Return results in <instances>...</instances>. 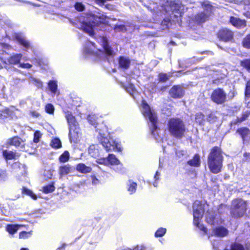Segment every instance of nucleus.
<instances>
[{
    "label": "nucleus",
    "mask_w": 250,
    "mask_h": 250,
    "mask_svg": "<svg viewBox=\"0 0 250 250\" xmlns=\"http://www.w3.org/2000/svg\"><path fill=\"white\" fill-rule=\"evenodd\" d=\"M48 87L51 92L55 94L57 89V84L56 82L53 81H50L48 83Z\"/></svg>",
    "instance_id": "32"
},
{
    "label": "nucleus",
    "mask_w": 250,
    "mask_h": 250,
    "mask_svg": "<svg viewBox=\"0 0 250 250\" xmlns=\"http://www.w3.org/2000/svg\"><path fill=\"white\" fill-rule=\"evenodd\" d=\"M247 210L246 202L240 199L234 200L232 202L230 213L234 218L242 217Z\"/></svg>",
    "instance_id": "5"
},
{
    "label": "nucleus",
    "mask_w": 250,
    "mask_h": 250,
    "mask_svg": "<svg viewBox=\"0 0 250 250\" xmlns=\"http://www.w3.org/2000/svg\"><path fill=\"white\" fill-rule=\"evenodd\" d=\"M30 234L29 232H27L25 231L21 232L20 233V238H24L27 237L28 235Z\"/></svg>",
    "instance_id": "54"
},
{
    "label": "nucleus",
    "mask_w": 250,
    "mask_h": 250,
    "mask_svg": "<svg viewBox=\"0 0 250 250\" xmlns=\"http://www.w3.org/2000/svg\"><path fill=\"white\" fill-rule=\"evenodd\" d=\"M245 95L247 97H250V81H249L246 84Z\"/></svg>",
    "instance_id": "49"
},
{
    "label": "nucleus",
    "mask_w": 250,
    "mask_h": 250,
    "mask_svg": "<svg viewBox=\"0 0 250 250\" xmlns=\"http://www.w3.org/2000/svg\"><path fill=\"white\" fill-rule=\"evenodd\" d=\"M87 45H88V46H90V47H91V46H92L93 47H94V48H95V44H94L93 42H88V44H87Z\"/></svg>",
    "instance_id": "60"
},
{
    "label": "nucleus",
    "mask_w": 250,
    "mask_h": 250,
    "mask_svg": "<svg viewBox=\"0 0 250 250\" xmlns=\"http://www.w3.org/2000/svg\"><path fill=\"white\" fill-rule=\"evenodd\" d=\"M242 44L244 47L250 49V34L248 35L243 39Z\"/></svg>",
    "instance_id": "33"
},
{
    "label": "nucleus",
    "mask_w": 250,
    "mask_h": 250,
    "mask_svg": "<svg viewBox=\"0 0 250 250\" xmlns=\"http://www.w3.org/2000/svg\"><path fill=\"white\" fill-rule=\"evenodd\" d=\"M224 208H228L225 205H221L219 207V208L218 209L219 210V211H220V210H221V209H224Z\"/></svg>",
    "instance_id": "58"
},
{
    "label": "nucleus",
    "mask_w": 250,
    "mask_h": 250,
    "mask_svg": "<svg viewBox=\"0 0 250 250\" xmlns=\"http://www.w3.org/2000/svg\"><path fill=\"white\" fill-rule=\"evenodd\" d=\"M143 111L142 112L146 117H148L151 123V129L152 134L153 135L155 139L158 141L160 137H157L156 134H158L157 127V118L154 112L152 110L149 106L145 102H143L142 104Z\"/></svg>",
    "instance_id": "4"
},
{
    "label": "nucleus",
    "mask_w": 250,
    "mask_h": 250,
    "mask_svg": "<svg viewBox=\"0 0 250 250\" xmlns=\"http://www.w3.org/2000/svg\"><path fill=\"white\" fill-rule=\"evenodd\" d=\"M206 222L210 225H215L221 223L219 216H217L215 212L212 210H208L206 213Z\"/></svg>",
    "instance_id": "10"
},
{
    "label": "nucleus",
    "mask_w": 250,
    "mask_h": 250,
    "mask_svg": "<svg viewBox=\"0 0 250 250\" xmlns=\"http://www.w3.org/2000/svg\"><path fill=\"white\" fill-rule=\"evenodd\" d=\"M5 23L9 26H10V27H12V23L11 22V21H6V22H5Z\"/></svg>",
    "instance_id": "59"
},
{
    "label": "nucleus",
    "mask_w": 250,
    "mask_h": 250,
    "mask_svg": "<svg viewBox=\"0 0 250 250\" xmlns=\"http://www.w3.org/2000/svg\"><path fill=\"white\" fill-rule=\"evenodd\" d=\"M75 9L79 11H82L84 9V5L81 2H77L75 5Z\"/></svg>",
    "instance_id": "46"
},
{
    "label": "nucleus",
    "mask_w": 250,
    "mask_h": 250,
    "mask_svg": "<svg viewBox=\"0 0 250 250\" xmlns=\"http://www.w3.org/2000/svg\"><path fill=\"white\" fill-rule=\"evenodd\" d=\"M126 90L129 94L132 96V97H134V86L133 85L130 84V86L126 88Z\"/></svg>",
    "instance_id": "51"
},
{
    "label": "nucleus",
    "mask_w": 250,
    "mask_h": 250,
    "mask_svg": "<svg viewBox=\"0 0 250 250\" xmlns=\"http://www.w3.org/2000/svg\"><path fill=\"white\" fill-rule=\"evenodd\" d=\"M188 163L191 166H199L200 164L199 156L198 155H195L192 160L188 161Z\"/></svg>",
    "instance_id": "27"
},
{
    "label": "nucleus",
    "mask_w": 250,
    "mask_h": 250,
    "mask_svg": "<svg viewBox=\"0 0 250 250\" xmlns=\"http://www.w3.org/2000/svg\"><path fill=\"white\" fill-rule=\"evenodd\" d=\"M87 120L92 125H97L96 116L95 115H89L87 118Z\"/></svg>",
    "instance_id": "40"
},
{
    "label": "nucleus",
    "mask_w": 250,
    "mask_h": 250,
    "mask_svg": "<svg viewBox=\"0 0 250 250\" xmlns=\"http://www.w3.org/2000/svg\"><path fill=\"white\" fill-rule=\"evenodd\" d=\"M17 41L24 47L29 48L30 47V42L25 39V37L21 33H15L14 35Z\"/></svg>",
    "instance_id": "16"
},
{
    "label": "nucleus",
    "mask_w": 250,
    "mask_h": 250,
    "mask_svg": "<svg viewBox=\"0 0 250 250\" xmlns=\"http://www.w3.org/2000/svg\"><path fill=\"white\" fill-rule=\"evenodd\" d=\"M223 158L222 152L220 147L214 146L211 149L208 157V164L211 172L217 174L221 171Z\"/></svg>",
    "instance_id": "2"
},
{
    "label": "nucleus",
    "mask_w": 250,
    "mask_h": 250,
    "mask_svg": "<svg viewBox=\"0 0 250 250\" xmlns=\"http://www.w3.org/2000/svg\"><path fill=\"white\" fill-rule=\"evenodd\" d=\"M100 40L102 43L101 45L103 46V49L106 55L112 56L114 54V51L111 49V47L109 46L106 38L102 37Z\"/></svg>",
    "instance_id": "17"
},
{
    "label": "nucleus",
    "mask_w": 250,
    "mask_h": 250,
    "mask_svg": "<svg viewBox=\"0 0 250 250\" xmlns=\"http://www.w3.org/2000/svg\"><path fill=\"white\" fill-rule=\"evenodd\" d=\"M244 156L245 157H250V153H245L244 154Z\"/></svg>",
    "instance_id": "62"
},
{
    "label": "nucleus",
    "mask_w": 250,
    "mask_h": 250,
    "mask_svg": "<svg viewBox=\"0 0 250 250\" xmlns=\"http://www.w3.org/2000/svg\"><path fill=\"white\" fill-rule=\"evenodd\" d=\"M209 15L205 12H202L197 14L195 17V21L198 23L205 22L208 18Z\"/></svg>",
    "instance_id": "20"
},
{
    "label": "nucleus",
    "mask_w": 250,
    "mask_h": 250,
    "mask_svg": "<svg viewBox=\"0 0 250 250\" xmlns=\"http://www.w3.org/2000/svg\"><path fill=\"white\" fill-rule=\"evenodd\" d=\"M20 226L19 225H8L6 226V230L9 233L13 234L17 231Z\"/></svg>",
    "instance_id": "28"
},
{
    "label": "nucleus",
    "mask_w": 250,
    "mask_h": 250,
    "mask_svg": "<svg viewBox=\"0 0 250 250\" xmlns=\"http://www.w3.org/2000/svg\"><path fill=\"white\" fill-rule=\"evenodd\" d=\"M144 249V247L143 246H137L135 249L133 250H143Z\"/></svg>",
    "instance_id": "55"
},
{
    "label": "nucleus",
    "mask_w": 250,
    "mask_h": 250,
    "mask_svg": "<svg viewBox=\"0 0 250 250\" xmlns=\"http://www.w3.org/2000/svg\"><path fill=\"white\" fill-rule=\"evenodd\" d=\"M22 55L21 54H17L11 56L8 59V62L10 64H16L20 62L21 58Z\"/></svg>",
    "instance_id": "23"
},
{
    "label": "nucleus",
    "mask_w": 250,
    "mask_h": 250,
    "mask_svg": "<svg viewBox=\"0 0 250 250\" xmlns=\"http://www.w3.org/2000/svg\"><path fill=\"white\" fill-rule=\"evenodd\" d=\"M227 0L229 1H230V2H234V3H239L242 1V0Z\"/></svg>",
    "instance_id": "57"
},
{
    "label": "nucleus",
    "mask_w": 250,
    "mask_h": 250,
    "mask_svg": "<svg viewBox=\"0 0 250 250\" xmlns=\"http://www.w3.org/2000/svg\"><path fill=\"white\" fill-rule=\"evenodd\" d=\"M7 177L6 170L0 169V181L4 180Z\"/></svg>",
    "instance_id": "47"
},
{
    "label": "nucleus",
    "mask_w": 250,
    "mask_h": 250,
    "mask_svg": "<svg viewBox=\"0 0 250 250\" xmlns=\"http://www.w3.org/2000/svg\"><path fill=\"white\" fill-rule=\"evenodd\" d=\"M99 51L100 52H101L102 51L100 49H98L97 51H95L94 50H92V49H90V50H87L86 49H85V51L87 53H89V54H96L97 55H99L100 54L97 52V51Z\"/></svg>",
    "instance_id": "52"
},
{
    "label": "nucleus",
    "mask_w": 250,
    "mask_h": 250,
    "mask_svg": "<svg viewBox=\"0 0 250 250\" xmlns=\"http://www.w3.org/2000/svg\"><path fill=\"white\" fill-rule=\"evenodd\" d=\"M166 232V229L164 228H160L155 232L156 237H161L164 235Z\"/></svg>",
    "instance_id": "41"
},
{
    "label": "nucleus",
    "mask_w": 250,
    "mask_h": 250,
    "mask_svg": "<svg viewBox=\"0 0 250 250\" xmlns=\"http://www.w3.org/2000/svg\"><path fill=\"white\" fill-rule=\"evenodd\" d=\"M230 22L234 26L237 28H243L246 25V21L242 20L238 18L231 17L230 18Z\"/></svg>",
    "instance_id": "18"
},
{
    "label": "nucleus",
    "mask_w": 250,
    "mask_h": 250,
    "mask_svg": "<svg viewBox=\"0 0 250 250\" xmlns=\"http://www.w3.org/2000/svg\"><path fill=\"white\" fill-rule=\"evenodd\" d=\"M216 119L217 117L213 113H210L208 115L207 121L210 123H213Z\"/></svg>",
    "instance_id": "44"
},
{
    "label": "nucleus",
    "mask_w": 250,
    "mask_h": 250,
    "mask_svg": "<svg viewBox=\"0 0 250 250\" xmlns=\"http://www.w3.org/2000/svg\"><path fill=\"white\" fill-rule=\"evenodd\" d=\"M114 30L117 32H123L126 31V27L124 25H116L114 27Z\"/></svg>",
    "instance_id": "39"
},
{
    "label": "nucleus",
    "mask_w": 250,
    "mask_h": 250,
    "mask_svg": "<svg viewBox=\"0 0 250 250\" xmlns=\"http://www.w3.org/2000/svg\"><path fill=\"white\" fill-rule=\"evenodd\" d=\"M33 115L35 116H39V114L37 113H36V112H33Z\"/></svg>",
    "instance_id": "63"
},
{
    "label": "nucleus",
    "mask_w": 250,
    "mask_h": 250,
    "mask_svg": "<svg viewBox=\"0 0 250 250\" xmlns=\"http://www.w3.org/2000/svg\"><path fill=\"white\" fill-rule=\"evenodd\" d=\"M168 130L170 135L176 138L181 139L186 130L183 121L179 118L171 119L168 123Z\"/></svg>",
    "instance_id": "3"
},
{
    "label": "nucleus",
    "mask_w": 250,
    "mask_h": 250,
    "mask_svg": "<svg viewBox=\"0 0 250 250\" xmlns=\"http://www.w3.org/2000/svg\"><path fill=\"white\" fill-rule=\"evenodd\" d=\"M76 169L79 172L83 174L90 173L92 171L91 167L86 166L83 163L78 164L76 166Z\"/></svg>",
    "instance_id": "19"
},
{
    "label": "nucleus",
    "mask_w": 250,
    "mask_h": 250,
    "mask_svg": "<svg viewBox=\"0 0 250 250\" xmlns=\"http://www.w3.org/2000/svg\"><path fill=\"white\" fill-rule=\"evenodd\" d=\"M101 144L107 151L111 150L121 151L122 149L120 146L116 143L113 139H109L107 138L103 137L101 140Z\"/></svg>",
    "instance_id": "9"
},
{
    "label": "nucleus",
    "mask_w": 250,
    "mask_h": 250,
    "mask_svg": "<svg viewBox=\"0 0 250 250\" xmlns=\"http://www.w3.org/2000/svg\"><path fill=\"white\" fill-rule=\"evenodd\" d=\"M51 146L53 148H59L62 146V143L60 139L55 138L52 140Z\"/></svg>",
    "instance_id": "35"
},
{
    "label": "nucleus",
    "mask_w": 250,
    "mask_h": 250,
    "mask_svg": "<svg viewBox=\"0 0 250 250\" xmlns=\"http://www.w3.org/2000/svg\"><path fill=\"white\" fill-rule=\"evenodd\" d=\"M7 143L11 146H15L20 148H22L24 146V142L18 137H14L8 140Z\"/></svg>",
    "instance_id": "15"
},
{
    "label": "nucleus",
    "mask_w": 250,
    "mask_h": 250,
    "mask_svg": "<svg viewBox=\"0 0 250 250\" xmlns=\"http://www.w3.org/2000/svg\"><path fill=\"white\" fill-rule=\"evenodd\" d=\"M72 167L69 165L60 167L59 168V174L61 176L68 174L72 171Z\"/></svg>",
    "instance_id": "21"
},
{
    "label": "nucleus",
    "mask_w": 250,
    "mask_h": 250,
    "mask_svg": "<svg viewBox=\"0 0 250 250\" xmlns=\"http://www.w3.org/2000/svg\"><path fill=\"white\" fill-rule=\"evenodd\" d=\"M23 192L31 196L34 200L37 199L36 195L32 191L26 188H23Z\"/></svg>",
    "instance_id": "38"
},
{
    "label": "nucleus",
    "mask_w": 250,
    "mask_h": 250,
    "mask_svg": "<svg viewBox=\"0 0 250 250\" xmlns=\"http://www.w3.org/2000/svg\"><path fill=\"white\" fill-rule=\"evenodd\" d=\"M137 187V184L134 182H131V181H129V188H128V191L130 192L131 194L133 193L136 191Z\"/></svg>",
    "instance_id": "36"
},
{
    "label": "nucleus",
    "mask_w": 250,
    "mask_h": 250,
    "mask_svg": "<svg viewBox=\"0 0 250 250\" xmlns=\"http://www.w3.org/2000/svg\"><path fill=\"white\" fill-rule=\"evenodd\" d=\"M159 175H160V173H159V172L158 171H157V172H156L155 175V176H154V178H155V180H157L158 179L157 177H158V176H159Z\"/></svg>",
    "instance_id": "61"
},
{
    "label": "nucleus",
    "mask_w": 250,
    "mask_h": 250,
    "mask_svg": "<svg viewBox=\"0 0 250 250\" xmlns=\"http://www.w3.org/2000/svg\"><path fill=\"white\" fill-rule=\"evenodd\" d=\"M194 224L197 226L201 230L207 233V229L199 222L203 216L204 211V205L201 202L196 201L193 205Z\"/></svg>",
    "instance_id": "6"
},
{
    "label": "nucleus",
    "mask_w": 250,
    "mask_h": 250,
    "mask_svg": "<svg viewBox=\"0 0 250 250\" xmlns=\"http://www.w3.org/2000/svg\"><path fill=\"white\" fill-rule=\"evenodd\" d=\"M46 111L49 114H53L54 111V108L52 104H47L45 106Z\"/></svg>",
    "instance_id": "43"
},
{
    "label": "nucleus",
    "mask_w": 250,
    "mask_h": 250,
    "mask_svg": "<svg viewBox=\"0 0 250 250\" xmlns=\"http://www.w3.org/2000/svg\"><path fill=\"white\" fill-rule=\"evenodd\" d=\"M107 160L110 164L112 165H117L120 164L119 160L113 154H109Z\"/></svg>",
    "instance_id": "29"
},
{
    "label": "nucleus",
    "mask_w": 250,
    "mask_h": 250,
    "mask_svg": "<svg viewBox=\"0 0 250 250\" xmlns=\"http://www.w3.org/2000/svg\"><path fill=\"white\" fill-rule=\"evenodd\" d=\"M104 161H105V160H101V161H100L98 162V163H99V164H103V163H104Z\"/></svg>",
    "instance_id": "64"
},
{
    "label": "nucleus",
    "mask_w": 250,
    "mask_h": 250,
    "mask_svg": "<svg viewBox=\"0 0 250 250\" xmlns=\"http://www.w3.org/2000/svg\"><path fill=\"white\" fill-rule=\"evenodd\" d=\"M233 33L227 29H223L219 31L218 33V38L224 42H228L232 39Z\"/></svg>",
    "instance_id": "12"
},
{
    "label": "nucleus",
    "mask_w": 250,
    "mask_h": 250,
    "mask_svg": "<svg viewBox=\"0 0 250 250\" xmlns=\"http://www.w3.org/2000/svg\"><path fill=\"white\" fill-rule=\"evenodd\" d=\"M208 238L211 242L212 248L214 250H218L220 245V241L218 238L214 239L212 236H209Z\"/></svg>",
    "instance_id": "26"
},
{
    "label": "nucleus",
    "mask_w": 250,
    "mask_h": 250,
    "mask_svg": "<svg viewBox=\"0 0 250 250\" xmlns=\"http://www.w3.org/2000/svg\"><path fill=\"white\" fill-rule=\"evenodd\" d=\"M69 159V153L67 151H64L60 157L59 160L61 162L65 163Z\"/></svg>",
    "instance_id": "31"
},
{
    "label": "nucleus",
    "mask_w": 250,
    "mask_h": 250,
    "mask_svg": "<svg viewBox=\"0 0 250 250\" xmlns=\"http://www.w3.org/2000/svg\"><path fill=\"white\" fill-rule=\"evenodd\" d=\"M3 155L5 159L12 160L15 159L16 153L11 151L4 150L3 151Z\"/></svg>",
    "instance_id": "30"
},
{
    "label": "nucleus",
    "mask_w": 250,
    "mask_h": 250,
    "mask_svg": "<svg viewBox=\"0 0 250 250\" xmlns=\"http://www.w3.org/2000/svg\"><path fill=\"white\" fill-rule=\"evenodd\" d=\"M65 117L69 125V136L70 139L77 138L78 137L79 130L75 117L69 113H66Z\"/></svg>",
    "instance_id": "7"
},
{
    "label": "nucleus",
    "mask_w": 250,
    "mask_h": 250,
    "mask_svg": "<svg viewBox=\"0 0 250 250\" xmlns=\"http://www.w3.org/2000/svg\"><path fill=\"white\" fill-rule=\"evenodd\" d=\"M229 233V230L226 228L219 226L217 228L213 229L212 230L211 236L217 237H225L228 235Z\"/></svg>",
    "instance_id": "14"
},
{
    "label": "nucleus",
    "mask_w": 250,
    "mask_h": 250,
    "mask_svg": "<svg viewBox=\"0 0 250 250\" xmlns=\"http://www.w3.org/2000/svg\"><path fill=\"white\" fill-rule=\"evenodd\" d=\"M236 133L240 135L244 144L250 141V130L249 128L245 127L238 128Z\"/></svg>",
    "instance_id": "13"
},
{
    "label": "nucleus",
    "mask_w": 250,
    "mask_h": 250,
    "mask_svg": "<svg viewBox=\"0 0 250 250\" xmlns=\"http://www.w3.org/2000/svg\"><path fill=\"white\" fill-rule=\"evenodd\" d=\"M32 81H33V83L35 84H36V85L38 88H40V87H42V83L40 81V80L37 79L33 78Z\"/></svg>",
    "instance_id": "50"
},
{
    "label": "nucleus",
    "mask_w": 250,
    "mask_h": 250,
    "mask_svg": "<svg viewBox=\"0 0 250 250\" xmlns=\"http://www.w3.org/2000/svg\"><path fill=\"white\" fill-rule=\"evenodd\" d=\"M119 65L121 67L127 69L129 67L130 63V60L125 57H121L119 61Z\"/></svg>",
    "instance_id": "22"
},
{
    "label": "nucleus",
    "mask_w": 250,
    "mask_h": 250,
    "mask_svg": "<svg viewBox=\"0 0 250 250\" xmlns=\"http://www.w3.org/2000/svg\"><path fill=\"white\" fill-rule=\"evenodd\" d=\"M105 18L106 16L104 15L98 16L89 14L86 17L81 16L76 23V27L82 29L90 36H93L97 30L96 28L104 22Z\"/></svg>",
    "instance_id": "1"
},
{
    "label": "nucleus",
    "mask_w": 250,
    "mask_h": 250,
    "mask_svg": "<svg viewBox=\"0 0 250 250\" xmlns=\"http://www.w3.org/2000/svg\"><path fill=\"white\" fill-rule=\"evenodd\" d=\"M6 46V44H4V43H0V54L1 53V52H2V51H3L1 49V48H5Z\"/></svg>",
    "instance_id": "56"
},
{
    "label": "nucleus",
    "mask_w": 250,
    "mask_h": 250,
    "mask_svg": "<svg viewBox=\"0 0 250 250\" xmlns=\"http://www.w3.org/2000/svg\"><path fill=\"white\" fill-rule=\"evenodd\" d=\"M227 99V94L223 89L218 88L214 89L211 95V99L212 102L218 104H224Z\"/></svg>",
    "instance_id": "8"
},
{
    "label": "nucleus",
    "mask_w": 250,
    "mask_h": 250,
    "mask_svg": "<svg viewBox=\"0 0 250 250\" xmlns=\"http://www.w3.org/2000/svg\"><path fill=\"white\" fill-rule=\"evenodd\" d=\"M20 66L23 68H30L32 66V65H31L29 63H20Z\"/></svg>",
    "instance_id": "53"
},
{
    "label": "nucleus",
    "mask_w": 250,
    "mask_h": 250,
    "mask_svg": "<svg viewBox=\"0 0 250 250\" xmlns=\"http://www.w3.org/2000/svg\"><path fill=\"white\" fill-rule=\"evenodd\" d=\"M241 64L250 72V60H246L242 61Z\"/></svg>",
    "instance_id": "42"
},
{
    "label": "nucleus",
    "mask_w": 250,
    "mask_h": 250,
    "mask_svg": "<svg viewBox=\"0 0 250 250\" xmlns=\"http://www.w3.org/2000/svg\"><path fill=\"white\" fill-rule=\"evenodd\" d=\"M169 94L173 98H181L184 94L183 87L180 85H174L169 90Z\"/></svg>",
    "instance_id": "11"
},
{
    "label": "nucleus",
    "mask_w": 250,
    "mask_h": 250,
    "mask_svg": "<svg viewBox=\"0 0 250 250\" xmlns=\"http://www.w3.org/2000/svg\"><path fill=\"white\" fill-rule=\"evenodd\" d=\"M12 114V111L7 108L2 111L0 110V120H2L9 117H11Z\"/></svg>",
    "instance_id": "25"
},
{
    "label": "nucleus",
    "mask_w": 250,
    "mask_h": 250,
    "mask_svg": "<svg viewBox=\"0 0 250 250\" xmlns=\"http://www.w3.org/2000/svg\"><path fill=\"white\" fill-rule=\"evenodd\" d=\"M202 7L207 14L210 15L212 11L213 6L208 1H205L202 3Z\"/></svg>",
    "instance_id": "24"
},
{
    "label": "nucleus",
    "mask_w": 250,
    "mask_h": 250,
    "mask_svg": "<svg viewBox=\"0 0 250 250\" xmlns=\"http://www.w3.org/2000/svg\"><path fill=\"white\" fill-rule=\"evenodd\" d=\"M195 122L199 125H202L204 122V116L201 113H198L195 115Z\"/></svg>",
    "instance_id": "34"
},
{
    "label": "nucleus",
    "mask_w": 250,
    "mask_h": 250,
    "mask_svg": "<svg viewBox=\"0 0 250 250\" xmlns=\"http://www.w3.org/2000/svg\"><path fill=\"white\" fill-rule=\"evenodd\" d=\"M55 190V187L53 185H48L43 188V191L45 193L53 192Z\"/></svg>",
    "instance_id": "37"
},
{
    "label": "nucleus",
    "mask_w": 250,
    "mask_h": 250,
    "mask_svg": "<svg viewBox=\"0 0 250 250\" xmlns=\"http://www.w3.org/2000/svg\"><path fill=\"white\" fill-rule=\"evenodd\" d=\"M41 137V134L39 131H36L34 133V142L35 143H38L40 141V139Z\"/></svg>",
    "instance_id": "48"
},
{
    "label": "nucleus",
    "mask_w": 250,
    "mask_h": 250,
    "mask_svg": "<svg viewBox=\"0 0 250 250\" xmlns=\"http://www.w3.org/2000/svg\"><path fill=\"white\" fill-rule=\"evenodd\" d=\"M159 77V81L162 82H165L169 79L168 76L166 74H160Z\"/></svg>",
    "instance_id": "45"
}]
</instances>
